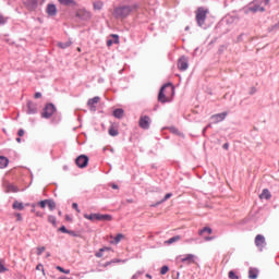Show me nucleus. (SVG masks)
<instances>
[{"instance_id":"79ce46f5","label":"nucleus","mask_w":279,"mask_h":279,"mask_svg":"<svg viewBox=\"0 0 279 279\" xmlns=\"http://www.w3.org/2000/svg\"><path fill=\"white\" fill-rule=\"evenodd\" d=\"M16 221H23V216L21 214H15Z\"/></svg>"},{"instance_id":"6ab92c4d","label":"nucleus","mask_w":279,"mask_h":279,"mask_svg":"<svg viewBox=\"0 0 279 279\" xmlns=\"http://www.w3.org/2000/svg\"><path fill=\"white\" fill-rule=\"evenodd\" d=\"M97 221H112V216L98 214Z\"/></svg>"},{"instance_id":"6e6552de","label":"nucleus","mask_w":279,"mask_h":279,"mask_svg":"<svg viewBox=\"0 0 279 279\" xmlns=\"http://www.w3.org/2000/svg\"><path fill=\"white\" fill-rule=\"evenodd\" d=\"M140 128L142 130H149V117L144 116L140 118Z\"/></svg>"},{"instance_id":"1a4fd4ad","label":"nucleus","mask_w":279,"mask_h":279,"mask_svg":"<svg viewBox=\"0 0 279 279\" xmlns=\"http://www.w3.org/2000/svg\"><path fill=\"white\" fill-rule=\"evenodd\" d=\"M256 247L263 250L265 247V236L263 234H257L255 238Z\"/></svg>"},{"instance_id":"72a5a7b5","label":"nucleus","mask_w":279,"mask_h":279,"mask_svg":"<svg viewBox=\"0 0 279 279\" xmlns=\"http://www.w3.org/2000/svg\"><path fill=\"white\" fill-rule=\"evenodd\" d=\"M47 204H48V199H45V201H40L38 203V206H40L41 208H47Z\"/></svg>"},{"instance_id":"052dcab7","label":"nucleus","mask_w":279,"mask_h":279,"mask_svg":"<svg viewBox=\"0 0 279 279\" xmlns=\"http://www.w3.org/2000/svg\"><path fill=\"white\" fill-rule=\"evenodd\" d=\"M16 143H21V137H17V138H16Z\"/></svg>"},{"instance_id":"ea45409f","label":"nucleus","mask_w":279,"mask_h":279,"mask_svg":"<svg viewBox=\"0 0 279 279\" xmlns=\"http://www.w3.org/2000/svg\"><path fill=\"white\" fill-rule=\"evenodd\" d=\"M72 208H74V210H76V213H81L80 207L77 206V203H73Z\"/></svg>"},{"instance_id":"338daca9","label":"nucleus","mask_w":279,"mask_h":279,"mask_svg":"<svg viewBox=\"0 0 279 279\" xmlns=\"http://www.w3.org/2000/svg\"><path fill=\"white\" fill-rule=\"evenodd\" d=\"M265 3H269V0H266Z\"/></svg>"},{"instance_id":"37998d69","label":"nucleus","mask_w":279,"mask_h":279,"mask_svg":"<svg viewBox=\"0 0 279 279\" xmlns=\"http://www.w3.org/2000/svg\"><path fill=\"white\" fill-rule=\"evenodd\" d=\"M34 97L35 99H40V97H43V94L40 92H37Z\"/></svg>"},{"instance_id":"aec40b11","label":"nucleus","mask_w":279,"mask_h":279,"mask_svg":"<svg viewBox=\"0 0 279 279\" xmlns=\"http://www.w3.org/2000/svg\"><path fill=\"white\" fill-rule=\"evenodd\" d=\"M248 278H250V279H256V278H258V269H256V268H251V269L248 270Z\"/></svg>"},{"instance_id":"9b49d317","label":"nucleus","mask_w":279,"mask_h":279,"mask_svg":"<svg viewBox=\"0 0 279 279\" xmlns=\"http://www.w3.org/2000/svg\"><path fill=\"white\" fill-rule=\"evenodd\" d=\"M99 101H101V98L96 96L87 101V106L90 110L95 111V106H97Z\"/></svg>"},{"instance_id":"4d7b16f0","label":"nucleus","mask_w":279,"mask_h":279,"mask_svg":"<svg viewBox=\"0 0 279 279\" xmlns=\"http://www.w3.org/2000/svg\"><path fill=\"white\" fill-rule=\"evenodd\" d=\"M112 189H119V185L113 184V185H112Z\"/></svg>"},{"instance_id":"bb28decb","label":"nucleus","mask_w":279,"mask_h":279,"mask_svg":"<svg viewBox=\"0 0 279 279\" xmlns=\"http://www.w3.org/2000/svg\"><path fill=\"white\" fill-rule=\"evenodd\" d=\"M99 217V214H90V215H88V214H84V218L85 219H88L89 221H95V219H96V221H97V218Z\"/></svg>"},{"instance_id":"a878e982","label":"nucleus","mask_w":279,"mask_h":279,"mask_svg":"<svg viewBox=\"0 0 279 279\" xmlns=\"http://www.w3.org/2000/svg\"><path fill=\"white\" fill-rule=\"evenodd\" d=\"M123 114H124L123 109H116L113 111V117H116V119H123Z\"/></svg>"},{"instance_id":"dca6fc26","label":"nucleus","mask_w":279,"mask_h":279,"mask_svg":"<svg viewBox=\"0 0 279 279\" xmlns=\"http://www.w3.org/2000/svg\"><path fill=\"white\" fill-rule=\"evenodd\" d=\"M182 263H187L189 265H191V263H195V255L193 254H187L185 257H183Z\"/></svg>"},{"instance_id":"ddd939ff","label":"nucleus","mask_w":279,"mask_h":279,"mask_svg":"<svg viewBox=\"0 0 279 279\" xmlns=\"http://www.w3.org/2000/svg\"><path fill=\"white\" fill-rule=\"evenodd\" d=\"M5 193H19V187L12 183H4Z\"/></svg>"},{"instance_id":"680f3d73","label":"nucleus","mask_w":279,"mask_h":279,"mask_svg":"<svg viewBox=\"0 0 279 279\" xmlns=\"http://www.w3.org/2000/svg\"><path fill=\"white\" fill-rule=\"evenodd\" d=\"M46 256H47V258H49V256H51V254H50V253H47Z\"/></svg>"},{"instance_id":"c03bdc74","label":"nucleus","mask_w":279,"mask_h":279,"mask_svg":"<svg viewBox=\"0 0 279 279\" xmlns=\"http://www.w3.org/2000/svg\"><path fill=\"white\" fill-rule=\"evenodd\" d=\"M3 23H5V17H3L2 15H0V25H3Z\"/></svg>"},{"instance_id":"0eeeda50","label":"nucleus","mask_w":279,"mask_h":279,"mask_svg":"<svg viewBox=\"0 0 279 279\" xmlns=\"http://www.w3.org/2000/svg\"><path fill=\"white\" fill-rule=\"evenodd\" d=\"M178 69L180 71H186V69H189V58L181 57L178 61Z\"/></svg>"},{"instance_id":"9d476101","label":"nucleus","mask_w":279,"mask_h":279,"mask_svg":"<svg viewBox=\"0 0 279 279\" xmlns=\"http://www.w3.org/2000/svg\"><path fill=\"white\" fill-rule=\"evenodd\" d=\"M228 117V112L217 113L211 116L214 123H221Z\"/></svg>"},{"instance_id":"4be33fe9","label":"nucleus","mask_w":279,"mask_h":279,"mask_svg":"<svg viewBox=\"0 0 279 279\" xmlns=\"http://www.w3.org/2000/svg\"><path fill=\"white\" fill-rule=\"evenodd\" d=\"M182 239V236L180 235H175L173 238H170L169 240L165 241L166 245H171L173 243H177V241H180Z\"/></svg>"},{"instance_id":"f3484780","label":"nucleus","mask_w":279,"mask_h":279,"mask_svg":"<svg viewBox=\"0 0 279 279\" xmlns=\"http://www.w3.org/2000/svg\"><path fill=\"white\" fill-rule=\"evenodd\" d=\"M109 135L110 136H119V128L117 125L112 124L109 128Z\"/></svg>"},{"instance_id":"b1692460","label":"nucleus","mask_w":279,"mask_h":279,"mask_svg":"<svg viewBox=\"0 0 279 279\" xmlns=\"http://www.w3.org/2000/svg\"><path fill=\"white\" fill-rule=\"evenodd\" d=\"M213 234V229L210 227H205L198 231L199 236H204V233Z\"/></svg>"},{"instance_id":"e433bc0d","label":"nucleus","mask_w":279,"mask_h":279,"mask_svg":"<svg viewBox=\"0 0 279 279\" xmlns=\"http://www.w3.org/2000/svg\"><path fill=\"white\" fill-rule=\"evenodd\" d=\"M4 271H8V268H5L3 262L0 260V274H3Z\"/></svg>"},{"instance_id":"c756f323","label":"nucleus","mask_w":279,"mask_h":279,"mask_svg":"<svg viewBox=\"0 0 279 279\" xmlns=\"http://www.w3.org/2000/svg\"><path fill=\"white\" fill-rule=\"evenodd\" d=\"M58 47H60V49H66V47H71V41L68 43H59Z\"/></svg>"},{"instance_id":"c9c22d12","label":"nucleus","mask_w":279,"mask_h":279,"mask_svg":"<svg viewBox=\"0 0 279 279\" xmlns=\"http://www.w3.org/2000/svg\"><path fill=\"white\" fill-rule=\"evenodd\" d=\"M229 278L230 279H239V276H236V274H234V271L230 270L229 271Z\"/></svg>"},{"instance_id":"cd10ccee","label":"nucleus","mask_w":279,"mask_h":279,"mask_svg":"<svg viewBox=\"0 0 279 279\" xmlns=\"http://www.w3.org/2000/svg\"><path fill=\"white\" fill-rule=\"evenodd\" d=\"M47 206L50 210H56V202L48 199Z\"/></svg>"},{"instance_id":"49530a36","label":"nucleus","mask_w":279,"mask_h":279,"mask_svg":"<svg viewBox=\"0 0 279 279\" xmlns=\"http://www.w3.org/2000/svg\"><path fill=\"white\" fill-rule=\"evenodd\" d=\"M65 221H73V218H71V216H69V215H65Z\"/></svg>"},{"instance_id":"5fc2aeb1","label":"nucleus","mask_w":279,"mask_h":279,"mask_svg":"<svg viewBox=\"0 0 279 279\" xmlns=\"http://www.w3.org/2000/svg\"><path fill=\"white\" fill-rule=\"evenodd\" d=\"M68 234H71L72 236H75V231H69Z\"/></svg>"},{"instance_id":"20e7f679","label":"nucleus","mask_w":279,"mask_h":279,"mask_svg":"<svg viewBox=\"0 0 279 279\" xmlns=\"http://www.w3.org/2000/svg\"><path fill=\"white\" fill-rule=\"evenodd\" d=\"M54 112H56V106H53V104H48L44 108L41 117L44 119H51V117H53Z\"/></svg>"},{"instance_id":"4468645a","label":"nucleus","mask_w":279,"mask_h":279,"mask_svg":"<svg viewBox=\"0 0 279 279\" xmlns=\"http://www.w3.org/2000/svg\"><path fill=\"white\" fill-rule=\"evenodd\" d=\"M27 108H28V110H27L28 114H36V112H37L36 104L29 101V102H27Z\"/></svg>"},{"instance_id":"09e8293b","label":"nucleus","mask_w":279,"mask_h":279,"mask_svg":"<svg viewBox=\"0 0 279 279\" xmlns=\"http://www.w3.org/2000/svg\"><path fill=\"white\" fill-rule=\"evenodd\" d=\"M112 37L116 39V44H118L119 43V35H112Z\"/></svg>"},{"instance_id":"f03ea898","label":"nucleus","mask_w":279,"mask_h":279,"mask_svg":"<svg viewBox=\"0 0 279 279\" xmlns=\"http://www.w3.org/2000/svg\"><path fill=\"white\" fill-rule=\"evenodd\" d=\"M130 14H132V7L130 5L116 8L113 11V16L116 19H126V16H130Z\"/></svg>"},{"instance_id":"6e6d98bb","label":"nucleus","mask_w":279,"mask_h":279,"mask_svg":"<svg viewBox=\"0 0 279 279\" xmlns=\"http://www.w3.org/2000/svg\"><path fill=\"white\" fill-rule=\"evenodd\" d=\"M107 45H108V47H111L112 46V40H108Z\"/></svg>"},{"instance_id":"58836bf2","label":"nucleus","mask_w":279,"mask_h":279,"mask_svg":"<svg viewBox=\"0 0 279 279\" xmlns=\"http://www.w3.org/2000/svg\"><path fill=\"white\" fill-rule=\"evenodd\" d=\"M59 230H60V232H63V234H68V232H69V230L64 226H62Z\"/></svg>"},{"instance_id":"2eb2a0df","label":"nucleus","mask_w":279,"mask_h":279,"mask_svg":"<svg viewBox=\"0 0 279 279\" xmlns=\"http://www.w3.org/2000/svg\"><path fill=\"white\" fill-rule=\"evenodd\" d=\"M259 199H271V192L267 189L263 190L262 194H259Z\"/></svg>"},{"instance_id":"f257e3e1","label":"nucleus","mask_w":279,"mask_h":279,"mask_svg":"<svg viewBox=\"0 0 279 279\" xmlns=\"http://www.w3.org/2000/svg\"><path fill=\"white\" fill-rule=\"evenodd\" d=\"M173 95H175V88L173 85L168 83L160 88L158 101L161 104H167L173 99Z\"/></svg>"},{"instance_id":"7ed1b4c3","label":"nucleus","mask_w":279,"mask_h":279,"mask_svg":"<svg viewBox=\"0 0 279 279\" xmlns=\"http://www.w3.org/2000/svg\"><path fill=\"white\" fill-rule=\"evenodd\" d=\"M208 15V9L204 7H199L196 10V23L198 27H203L204 23H206V16Z\"/></svg>"},{"instance_id":"69168bd1","label":"nucleus","mask_w":279,"mask_h":279,"mask_svg":"<svg viewBox=\"0 0 279 279\" xmlns=\"http://www.w3.org/2000/svg\"><path fill=\"white\" fill-rule=\"evenodd\" d=\"M36 5H37V2H34V8H36Z\"/></svg>"},{"instance_id":"de8ad7c7","label":"nucleus","mask_w":279,"mask_h":279,"mask_svg":"<svg viewBox=\"0 0 279 279\" xmlns=\"http://www.w3.org/2000/svg\"><path fill=\"white\" fill-rule=\"evenodd\" d=\"M222 147H223V149L228 150L230 148V144L226 143V144H223Z\"/></svg>"},{"instance_id":"5701e85b","label":"nucleus","mask_w":279,"mask_h":279,"mask_svg":"<svg viewBox=\"0 0 279 279\" xmlns=\"http://www.w3.org/2000/svg\"><path fill=\"white\" fill-rule=\"evenodd\" d=\"M124 238H125V235H123L122 233H119V234H117L116 238H113V241H111V243L113 245H117V244L121 243V240Z\"/></svg>"},{"instance_id":"4c0bfd02","label":"nucleus","mask_w":279,"mask_h":279,"mask_svg":"<svg viewBox=\"0 0 279 279\" xmlns=\"http://www.w3.org/2000/svg\"><path fill=\"white\" fill-rule=\"evenodd\" d=\"M45 246H39L37 247V256H40L43 254V252H45Z\"/></svg>"},{"instance_id":"0e129e2a","label":"nucleus","mask_w":279,"mask_h":279,"mask_svg":"<svg viewBox=\"0 0 279 279\" xmlns=\"http://www.w3.org/2000/svg\"><path fill=\"white\" fill-rule=\"evenodd\" d=\"M58 215H59L60 217H62V211H59Z\"/></svg>"},{"instance_id":"7c9ffc66","label":"nucleus","mask_w":279,"mask_h":279,"mask_svg":"<svg viewBox=\"0 0 279 279\" xmlns=\"http://www.w3.org/2000/svg\"><path fill=\"white\" fill-rule=\"evenodd\" d=\"M48 221L52 226H56L57 225L56 216H48Z\"/></svg>"},{"instance_id":"a211bd4d","label":"nucleus","mask_w":279,"mask_h":279,"mask_svg":"<svg viewBox=\"0 0 279 279\" xmlns=\"http://www.w3.org/2000/svg\"><path fill=\"white\" fill-rule=\"evenodd\" d=\"M12 208L14 210H24L25 209V205H23V203L19 202V201H14Z\"/></svg>"},{"instance_id":"13d9d810","label":"nucleus","mask_w":279,"mask_h":279,"mask_svg":"<svg viewBox=\"0 0 279 279\" xmlns=\"http://www.w3.org/2000/svg\"><path fill=\"white\" fill-rule=\"evenodd\" d=\"M208 128H210V124L207 125V126L203 130V132H206V130H208Z\"/></svg>"},{"instance_id":"f8f14e48","label":"nucleus","mask_w":279,"mask_h":279,"mask_svg":"<svg viewBox=\"0 0 279 279\" xmlns=\"http://www.w3.org/2000/svg\"><path fill=\"white\" fill-rule=\"evenodd\" d=\"M46 12L48 16H56V14H58V8L56 7V4H48L46 8Z\"/></svg>"},{"instance_id":"2f4dec72","label":"nucleus","mask_w":279,"mask_h":279,"mask_svg":"<svg viewBox=\"0 0 279 279\" xmlns=\"http://www.w3.org/2000/svg\"><path fill=\"white\" fill-rule=\"evenodd\" d=\"M173 196V194L168 193L165 195L163 199H161V202H159L158 204H162L163 202H167V199H170Z\"/></svg>"},{"instance_id":"473e14b6","label":"nucleus","mask_w":279,"mask_h":279,"mask_svg":"<svg viewBox=\"0 0 279 279\" xmlns=\"http://www.w3.org/2000/svg\"><path fill=\"white\" fill-rule=\"evenodd\" d=\"M57 269H58V271H61V274H71V270H65L64 268H62L61 266H57Z\"/></svg>"},{"instance_id":"f704fd0d","label":"nucleus","mask_w":279,"mask_h":279,"mask_svg":"<svg viewBox=\"0 0 279 279\" xmlns=\"http://www.w3.org/2000/svg\"><path fill=\"white\" fill-rule=\"evenodd\" d=\"M168 271H169V266H162L160 274H161V276H165V274H167Z\"/></svg>"},{"instance_id":"c85d7f7f","label":"nucleus","mask_w":279,"mask_h":279,"mask_svg":"<svg viewBox=\"0 0 279 279\" xmlns=\"http://www.w3.org/2000/svg\"><path fill=\"white\" fill-rule=\"evenodd\" d=\"M101 8H104V2L101 1L94 2V10H101Z\"/></svg>"},{"instance_id":"393cba45","label":"nucleus","mask_w":279,"mask_h":279,"mask_svg":"<svg viewBox=\"0 0 279 279\" xmlns=\"http://www.w3.org/2000/svg\"><path fill=\"white\" fill-rule=\"evenodd\" d=\"M8 162H10V160H8V158L1 156L0 157V169H5V167H8Z\"/></svg>"},{"instance_id":"a19ab883","label":"nucleus","mask_w":279,"mask_h":279,"mask_svg":"<svg viewBox=\"0 0 279 279\" xmlns=\"http://www.w3.org/2000/svg\"><path fill=\"white\" fill-rule=\"evenodd\" d=\"M17 135L21 137V136H25V130L23 129H20L19 132H17Z\"/></svg>"},{"instance_id":"603ef678","label":"nucleus","mask_w":279,"mask_h":279,"mask_svg":"<svg viewBox=\"0 0 279 279\" xmlns=\"http://www.w3.org/2000/svg\"><path fill=\"white\" fill-rule=\"evenodd\" d=\"M36 269L38 270V271H40V269H43V265H37V267H36Z\"/></svg>"},{"instance_id":"8fccbe9b","label":"nucleus","mask_w":279,"mask_h":279,"mask_svg":"<svg viewBox=\"0 0 279 279\" xmlns=\"http://www.w3.org/2000/svg\"><path fill=\"white\" fill-rule=\"evenodd\" d=\"M101 256H104V254H101V251L99 253H96L97 258H101Z\"/></svg>"},{"instance_id":"3c124183","label":"nucleus","mask_w":279,"mask_h":279,"mask_svg":"<svg viewBox=\"0 0 279 279\" xmlns=\"http://www.w3.org/2000/svg\"><path fill=\"white\" fill-rule=\"evenodd\" d=\"M213 239H215V238H213V236H206V238H205V241H213Z\"/></svg>"},{"instance_id":"bf43d9fd","label":"nucleus","mask_w":279,"mask_h":279,"mask_svg":"<svg viewBox=\"0 0 279 279\" xmlns=\"http://www.w3.org/2000/svg\"><path fill=\"white\" fill-rule=\"evenodd\" d=\"M146 278H149V279H151V275H149V274H146Z\"/></svg>"},{"instance_id":"774afa93","label":"nucleus","mask_w":279,"mask_h":279,"mask_svg":"<svg viewBox=\"0 0 279 279\" xmlns=\"http://www.w3.org/2000/svg\"><path fill=\"white\" fill-rule=\"evenodd\" d=\"M77 51H82V49H81V48H77Z\"/></svg>"},{"instance_id":"864d4df0","label":"nucleus","mask_w":279,"mask_h":279,"mask_svg":"<svg viewBox=\"0 0 279 279\" xmlns=\"http://www.w3.org/2000/svg\"><path fill=\"white\" fill-rule=\"evenodd\" d=\"M108 250H110V248L109 247H102V248H100V252H106Z\"/></svg>"},{"instance_id":"423d86ee","label":"nucleus","mask_w":279,"mask_h":279,"mask_svg":"<svg viewBox=\"0 0 279 279\" xmlns=\"http://www.w3.org/2000/svg\"><path fill=\"white\" fill-rule=\"evenodd\" d=\"M76 16L82 21H90L93 14H90V12H88L86 9H78L76 11Z\"/></svg>"},{"instance_id":"412c9836","label":"nucleus","mask_w":279,"mask_h":279,"mask_svg":"<svg viewBox=\"0 0 279 279\" xmlns=\"http://www.w3.org/2000/svg\"><path fill=\"white\" fill-rule=\"evenodd\" d=\"M60 5H77L75 0H58Z\"/></svg>"},{"instance_id":"a18cd8bd","label":"nucleus","mask_w":279,"mask_h":279,"mask_svg":"<svg viewBox=\"0 0 279 279\" xmlns=\"http://www.w3.org/2000/svg\"><path fill=\"white\" fill-rule=\"evenodd\" d=\"M35 215H36V217H45V214H43L40 211H36Z\"/></svg>"},{"instance_id":"39448f33","label":"nucleus","mask_w":279,"mask_h":279,"mask_svg":"<svg viewBox=\"0 0 279 279\" xmlns=\"http://www.w3.org/2000/svg\"><path fill=\"white\" fill-rule=\"evenodd\" d=\"M75 163L80 169H86V167H88V156L86 155L78 156L75 160Z\"/></svg>"},{"instance_id":"e2e57ef3","label":"nucleus","mask_w":279,"mask_h":279,"mask_svg":"<svg viewBox=\"0 0 279 279\" xmlns=\"http://www.w3.org/2000/svg\"><path fill=\"white\" fill-rule=\"evenodd\" d=\"M108 265H110V262H107V264H105V267H108Z\"/></svg>"}]
</instances>
